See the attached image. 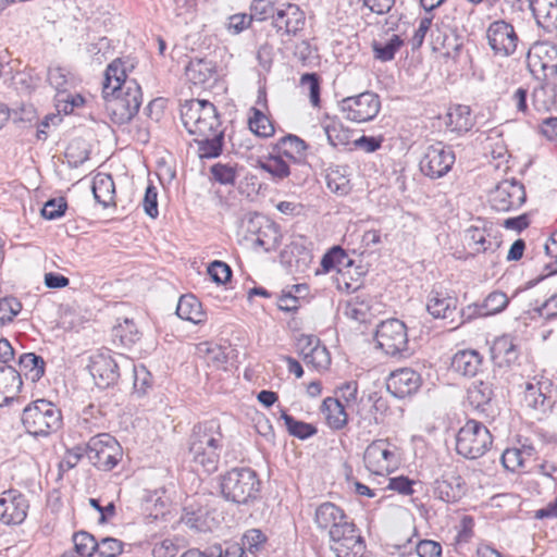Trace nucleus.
I'll return each instance as SVG.
<instances>
[{"label":"nucleus","mask_w":557,"mask_h":557,"mask_svg":"<svg viewBox=\"0 0 557 557\" xmlns=\"http://www.w3.org/2000/svg\"><path fill=\"white\" fill-rule=\"evenodd\" d=\"M455 545L457 549H462L474 536V519L465 515L456 525Z\"/></svg>","instance_id":"53"},{"label":"nucleus","mask_w":557,"mask_h":557,"mask_svg":"<svg viewBox=\"0 0 557 557\" xmlns=\"http://www.w3.org/2000/svg\"><path fill=\"white\" fill-rule=\"evenodd\" d=\"M124 544L114 537H103L98 541L97 554L100 557H116L122 554Z\"/></svg>","instance_id":"62"},{"label":"nucleus","mask_w":557,"mask_h":557,"mask_svg":"<svg viewBox=\"0 0 557 557\" xmlns=\"http://www.w3.org/2000/svg\"><path fill=\"white\" fill-rule=\"evenodd\" d=\"M67 209V202L65 198L59 197L48 200L42 209L41 215L46 220H55L64 215L65 210Z\"/></svg>","instance_id":"61"},{"label":"nucleus","mask_w":557,"mask_h":557,"mask_svg":"<svg viewBox=\"0 0 557 557\" xmlns=\"http://www.w3.org/2000/svg\"><path fill=\"white\" fill-rule=\"evenodd\" d=\"M432 492L435 498L446 504H454L466 495L467 485L457 471L449 470L433 482Z\"/></svg>","instance_id":"19"},{"label":"nucleus","mask_w":557,"mask_h":557,"mask_svg":"<svg viewBox=\"0 0 557 557\" xmlns=\"http://www.w3.org/2000/svg\"><path fill=\"white\" fill-rule=\"evenodd\" d=\"M540 27L548 33L557 29V0H528Z\"/></svg>","instance_id":"27"},{"label":"nucleus","mask_w":557,"mask_h":557,"mask_svg":"<svg viewBox=\"0 0 557 557\" xmlns=\"http://www.w3.org/2000/svg\"><path fill=\"white\" fill-rule=\"evenodd\" d=\"M527 199L522 183L512 178L499 182L490 193L491 207L499 212H507L520 208Z\"/></svg>","instance_id":"13"},{"label":"nucleus","mask_w":557,"mask_h":557,"mask_svg":"<svg viewBox=\"0 0 557 557\" xmlns=\"http://www.w3.org/2000/svg\"><path fill=\"white\" fill-rule=\"evenodd\" d=\"M467 394L470 405L478 410H484V406L490 404L494 395L492 384L484 381L472 383Z\"/></svg>","instance_id":"40"},{"label":"nucleus","mask_w":557,"mask_h":557,"mask_svg":"<svg viewBox=\"0 0 557 557\" xmlns=\"http://www.w3.org/2000/svg\"><path fill=\"white\" fill-rule=\"evenodd\" d=\"M114 339L126 348L134 346L141 337L140 332L132 320L125 319L113 329Z\"/></svg>","instance_id":"47"},{"label":"nucleus","mask_w":557,"mask_h":557,"mask_svg":"<svg viewBox=\"0 0 557 557\" xmlns=\"http://www.w3.org/2000/svg\"><path fill=\"white\" fill-rule=\"evenodd\" d=\"M22 423L30 435L48 436L61 426L62 416L51 401L38 399L23 410Z\"/></svg>","instance_id":"5"},{"label":"nucleus","mask_w":557,"mask_h":557,"mask_svg":"<svg viewBox=\"0 0 557 557\" xmlns=\"http://www.w3.org/2000/svg\"><path fill=\"white\" fill-rule=\"evenodd\" d=\"M490 430L476 420L470 419L457 433L456 451L467 459L482 457L492 446Z\"/></svg>","instance_id":"6"},{"label":"nucleus","mask_w":557,"mask_h":557,"mask_svg":"<svg viewBox=\"0 0 557 557\" xmlns=\"http://www.w3.org/2000/svg\"><path fill=\"white\" fill-rule=\"evenodd\" d=\"M198 153L201 159L216 158L221 154L224 144V131H218L210 136H197Z\"/></svg>","instance_id":"35"},{"label":"nucleus","mask_w":557,"mask_h":557,"mask_svg":"<svg viewBox=\"0 0 557 557\" xmlns=\"http://www.w3.org/2000/svg\"><path fill=\"white\" fill-rule=\"evenodd\" d=\"M421 385V376L409 368L392 372L386 381L387 391L396 398H405L414 394Z\"/></svg>","instance_id":"23"},{"label":"nucleus","mask_w":557,"mask_h":557,"mask_svg":"<svg viewBox=\"0 0 557 557\" xmlns=\"http://www.w3.org/2000/svg\"><path fill=\"white\" fill-rule=\"evenodd\" d=\"M556 101V85L553 81L541 82L532 94V104L537 111H548Z\"/></svg>","instance_id":"38"},{"label":"nucleus","mask_w":557,"mask_h":557,"mask_svg":"<svg viewBox=\"0 0 557 557\" xmlns=\"http://www.w3.org/2000/svg\"><path fill=\"white\" fill-rule=\"evenodd\" d=\"M281 156L289 160H300L305 156L308 145L296 135H286L277 144Z\"/></svg>","instance_id":"39"},{"label":"nucleus","mask_w":557,"mask_h":557,"mask_svg":"<svg viewBox=\"0 0 557 557\" xmlns=\"http://www.w3.org/2000/svg\"><path fill=\"white\" fill-rule=\"evenodd\" d=\"M176 314L182 320L194 324H200L206 321V313L202 310L201 302L194 295H183L180 298Z\"/></svg>","instance_id":"30"},{"label":"nucleus","mask_w":557,"mask_h":557,"mask_svg":"<svg viewBox=\"0 0 557 557\" xmlns=\"http://www.w3.org/2000/svg\"><path fill=\"white\" fill-rule=\"evenodd\" d=\"M224 435L218 419H210L194 425L188 440L191 460L208 473L218 470Z\"/></svg>","instance_id":"2"},{"label":"nucleus","mask_w":557,"mask_h":557,"mask_svg":"<svg viewBox=\"0 0 557 557\" xmlns=\"http://www.w3.org/2000/svg\"><path fill=\"white\" fill-rule=\"evenodd\" d=\"M281 418L284 420L288 433L295 437L306 440L317 433L314 425L296 420L294 417L286 413L285 410H282Z\"/></svg>","instance_id":"51"},{"label":"nucleus","mask_w":557,"mask_h":557,"mask_svg":"<svg viewBox=\"0 0 557 557\" xmlns=\"http://www.w3.org/2000/svg\"><path fill=\"white\" fill-rule=\"evenodd\" d=\"M486 38L493 53L499 57L512 55L519 42L515 27L504 20H497L490 24L486 29Z\"/></svg>","instance_id":"15"},{"label":"nucleus","mask_w":557,"mask_h":557,"mask_svg":"<svg viewBox=\"0 0 557 557\" xmlns=\"http://www.w3.org/2000/svg\"><path fill=\"white\" fill-rule=\"evenodd\" d=\"M267 541L268 537L261 530L250 529L244 533L239 546L244 547L246 553L257 554L264 548Z\"/></svg>","instance_id":"54"},{"label":"nucleus","mask_w":557,"mask_h":557,"mask_svg":"<svg viewBox=\"0 0 557 557\" xmlns=\"http://www.w3.org/2000/svg\"><path fill=\"white\" fill-rule=\"evenodd\" d=\"M491 357L499 367L516 362L519 351L513 338L510 335L497 337L491 347Z\"/></svg>","instance_id":"29"},{"label":"nucleus","mask_w":557,"mask_h":557,"mask_svg":"<svg viewBox=\"0 0 557 557\" xmlns=\"http://www.w3.org/2000/svg\"><path fill=\"white\" fill-rule=\"evenodd\" d=\"M458 299L448 295L447 293L432 289L426 300V311L434 319L450 320L454 322V317L457 312Z\"/></svg>","instance_id":"25"},{"label":"nucleus","mask_w":557,"mask_h":557,"mask_svg":"<svg viewBox=\"0 0 557 557\" xmlns=\"http://www.w3.org/2000/svg\"><path fill=\"white\" fill-rule=\"evenodd\" d=\"M371 408L387 409L386 400L376 393L362 394L359 400L349 409L357 416L359 428H369L379 423L377 417L370 413Z\"/></svg>","instance_id":"24"},{"label":"nucleus","mask_w":557,"mask_h":557,"mask_svg":"<svg viewBox=\"0 0 557 557\" xmlns=\"http://www.w3.org/2000/svg\"><path fill=\"white\" fill-rule=\"evenodd\" d=\"M296 348L307 366H311L318 371L329 369L331 364V355L327 348L321 344L314 335H300L297 338Z\"/></svg>","instance_id":"18"},{"label":"nucleus","mask_w":557,"mask_h":557,"mask_svg":"<svg viewBox=\"0 0 557 557\" xmlns=\"http://www.w3.org/2000/svg\"><path fill=\"white\" fill-rule=\"evenodd\" d=\"M22 304L15 297H4L0 299V321L2 323L12 322L21 312Z\"/></svg>","instance_id":"60"},{"label":"nucleus","mask_w":557,"mask_h":557,"mask_svg":"<svg viewBox=\"0 0 557 557\" xmlns=\"http://www.w3.org/2000/svg\"><path fill=\"white\" fill-rule=\"evenodd\" d=\"M252 115L249 116V129L259 137H270L274 134V126L270 119L260 110L252 108Z\"/></svg>","instance_id":"49"},{"label":"nucleus","mask_w":557,"mask_h":557,"mask_svg":"<svg viewBox=\"0 0 557 557\" xmlns=\"http://www.w3.org/2000/svg\"><path fill=\"white\" fill-rule=\"evenodd\" d=\"M484 363L483 356L475 349L458 350L451 358V369L456 373L473 377L482 371Z\"/></svg>","instance_id":"26"},{"label":"nucleus","mask_w":557,"mask_h":557,"mask_svg":"<svg viewBox=\"0 0 557 557\" xmlns=\"http://www.w3.org/2000/svg\"><path fill=\"white\" fill-rule=\"evenodd\" d=\"M133 69L134 63L129 59H115L104 73L102 96L106 110L115 124L128 123L143 103L140 85L128 77V72Z\"/></svg>","instance_id":"1"},{"label":"nucleus","mask_w":557,"mask_h":557,"mask_svg":"<svg viewBox=\"0 0 557 557\" xmlns=\"http://www.w3.org/2000/svg\"><path fill=\"white\" fill-rule=\"evenodd\" d=\"M314 522L319 529L327 530L329 536L332 537L336 532L343 530L345 524H350L352 521L339 506L325 502L317 507Z\"/></svg>","instance_id":"22"},{"label":"nucleus","mask_w":557,"mask_h":557,"mask_svg":"<svg viewBox=\"0 0 557 557\" xmlns=\"http://www.w3.org/2000/svg\"><path fill=\"white\" fill-rule=\"evenodd\" d=\"M29 504L23 493L8 490L0 495V521L7 525L21 524L27 517Z\"/></svg>","instance_id":"17"},{"label":"nucleus","mask_w":557,"mask_h":557,"mask_svg":"<svg viewBox=\"0 0 557 557\" xmlns=\"http://www.w3.org/2000/svg\"><path fill=\"white\" fill-rule=\"evenodd\" d=\"M337 397H334L335 399H341L342 403L347 407V409H350L358 400V382L357 381H349L345 382L336 389Z\"/></svg>","instance_id":"58"},{"label":"nucleus","mask_w":557,"mask_h":557,"mask_svg":"<svg viewBox=\"0 0 557 557\" xmlns=\"http://www.w3.org/2000/svg\"><path fill=\"white\" fill-rule=\"evenodd\" d=\"M88 369L96 385L100 388L114 385L120 377L119 364L109 352L94 355Z\"/></svg>","instance_id":"20"},{"label":"nucleus","mask_w":557,"mask_h":557,"mask_svg":"<svg viewBox=\"0 0 557 557\" xmlns=\"http://www.w3.org/2000/svg\"><path fill=\"white\" fill-rule=\"evenodd\" d=\"M300 86L308 89L309 99L314 108L320 107V77L315 73H306L300 77Z\"/></svg>","instance_id":"57"},{"label":"nucleus","mask_w":557,"mask_h":557,"mask_svg":"<svg viewBox=\"0 0 557 557\" xmlns=\"http://www.w3.org/2000/svg\"><path fill=\"white\" fill-rule=\"evenodd\" d=\"M330 548L336 557H364L366 541L354 522L330 537Z\"/></svg>","instance_id":"14"},{"label":"nucleus","mask_w":557,"mask_h":557,"mask_svg":"<svg viewBox=\"0 0 557 557\" xmlns=\"http://www.w3.org/2000/svg\"><path fill=\"white\" fill-rule=\"evenodd\" d=\"M447 125L453 132L466 133L474 125L471 110L468 106H456L447 114Z\"/></svg>","instance_id":"37"},{"label":"nucleus","mask_w":557,"mask_h":557,"mask_svg":"<svg viewBox=\"0 0 557 557\" xmlns=\"http://www.w3.org/2000/svg\"><path fill=\"white\" fill-rule=\"evenodd\" d=\"M57 108L59 112H63L64 114H70L73 112L75 108L83 106L84 98L81 95H70L65 92H60L55 97Z\"/></svg>","instance_id":"64"},{"label":"nucleus","mask_w":557,"mask_h":557,"mask_svg":"<svg viewBox=\"0 0 557 557\" xmlns=\"http://www.w3.org/2000/svg\"><path fill=\"white\" fill-rule=\"evenodd\" d=\"M92 194L103 208L114 205L115 184L111 175L98 174L92 182Z\"/></svg>","instance_id":"32"},{"label":"nucleus","mask_w":557,"mask_h":557,"mask_svg":"<svg viewBox=\"0 0 557 557\" xmlns=\"http://www.w3.org/2000/svg\"><path fill=\"white\" fill-rule=\"evenodd\" d=\"M323 129L325 132V135L327 137V140L330 145L336 147V146H344L349 144L350 141V131L346 128L339 121L337 120H329L323 125Z\"/></svg>","instance_id":"48"},{"label":"nucleus","mask_w":557,"mask_h":557,"mask_svg":"<svg viewBox=\"0 0 557 557\" xmlns=\"http://www.w3.org/2000/svg\"><path fill=\"white\" fill-rule=\"evenodd\" d=\"M223 497L236 504H248L257 499L261 482L255 470L242 467L233 468L221 476Z\"/></svg>","instance_id":"4"},{"label":"nucleus","mask_w":557,"mask_h":557,"mask_svg":"<svg viewBox=\"0 0 557 557\" xmlns=\"http://www.w3.org/2000/svg\"><path fill=\"white\" fill-rule=\"evenodd\" d=\"M374 338L377 347L388 356L399 355L408 347L407 326L398 319L382 321Z\"/></svg>","instance_id":"11"},{"label":"nucleus","mask_w":557,"mask_h":557,"mask_svg":"<svg viewBox=\"0 0 557 557\" xmlns=\"http://www.w3.org/2000/svg\"><path fill=\"white\" fill-rule=\"evenodd\" d=\"M18 366L21 376L24 375L32 382L39 381L45 374V360L42 357L37 356L33 352H26L20 356Z\"/></svg>","instance_id":"34"},{"label":"nucleus","mask_w":557,"mask_h":557,"mask_svg":"<svg viewBox=\"0 0 557 557\" xmlns=\"http://www.w3.org/2000/svg\"><path fill=\"white\" fill-rule=\"evenodd\" d=\"M403 45L404 40L396 34H393L386 41L374 40L372 42L374 58L382 62L391 61Z\"/></svg>","instance_id":"43"},{"label":"nucleus","mask_w":557,"mask_h":557,"mask_svg":"<svg viewBox=\"0 0 557 557\" xmlns=\"http://www.w3.org/2000/svg\"><path fill=\"white\" fill-rule=\"evenodd\" d=\"M352 263L346 251L341 246L332 247L321 260V267L324 273H329L332 270L337 269L341 271L342 268H348Z\"/></svg>","instance_id":"44"},{"label":"nucleus","mask_w":557,"mask_h":557,"mask_svg":"<svg viewBox=\"0 0 557 557\" xmlns=\"http://www.w3.org/2000/svg\"><path fill=\"white\" fill-rule=\"evenodd\" d=\"M341 111L345 117L355 123L372 121L381 110L379 95L364 91L357 96L346 97L339 102Z\"/></svg>","instance_id":"10"},{"label":"nucleus","mask_w":557,"mask_h":557,"mask_svg":"<svg viewBox=\"0 0 557 557\" xmlns=\"http://www.w3.org/2000/svg\"><path fill=\"white\" fill-rule=\"evenodd\" d=\"M524 399L527 405L535 410H544L547 403L545 394L532 383L527 384Z\"/></svg>","instance_id":"63"},{"label":"nucleus","mask_w":557,"mask_h":557,"mask_svg":"<svg viewBox=\"0 0 557 557\" xmlns=\"http://www.w3.org/2000/svg\"><path fill=\"white\" fill-rule=\"evenodd\" d=\"M346 406L341 399L327 397L322 403V411L325 414L327 425L333 430H342L348 422Z\"/></svg>","instance_id":"31"},{"label":"nucleus","mask_w":557,"mask_h":557,"mask_svg":"<svg viewBox=\"0 0 557 557\" xmlns=\"http://www.w3.org/2000/svg\"><path fill=\"white\" fill-rule=\"evenodd\" d=\"M23 385L21 373L11 366L0 367V407L9 405Z\"/></svg>","instance_id":"28"},{"label":"nucleus","mask_w":557,"mask_h":557,"mask_svg":"<svg viewBox=\"0 0 557 557\" xmlns=\"http://www.w3.org/2000/svg\"><path fill=\"white\" fill-rule=\"evenodd\" d=\"M181 557H248L247 553L244 552V547L239 546V543L228 544L226 547L222 545H214L207 550H200L197 548L188 549L182 554Z\"/></svg>","instance_id":"33"},{"label":"nucleus","mask_w":557,"mask_h":557,"mask_svg":"<svg viewBox=\"0 0 557 557\" xmlns=\"http://www.w3.org/2000/svg\"><path fill=\"white\" fill-rule=\"evenodd\" d=\"M277 0H253L251 3V12L253 17L259 21H264L274 17L278 11V7H275Z\"/></svg>","instance_id":"59"},{"label":"nucleus","mask_w":557,"mask_h":557,"mask_svg":"<svg viewBox=\"0 0 557 557\" xmlns=\"http://www.w3.org/2000/svg\"><path fill=\"white\" fill-rule=\"evenodd\" d=\"M277 32L296 36L306 25V14L295 3H283L272 20Z\"/></svg>","instance_id":"21"},{"label":"nucleus","mask_w":557,"mask_h":557,"mask_svg":"<svg viewBox=\"0 0 557 557\" xmlns=\"http://www.w3.org/2000/svg\"><path fill=\"white\" fill-rule=\"evenodd\" d=\"M213 180L221 185H235L238 176V166L236 163L218 162L210 168Z\"/></svg>","instance_id":"50"},{"label":"nucleus","mask_w":557,"mask_h":557,"mask_svg":"<svg viewBox=\"0 0 557 557\" xmlns=\"http://www.w3.org/2000/svg\"><path fill=\"white\" fill-rule=\"evenodd\" d=\"M89 461L99 470H112L123 457L120 443L110 434L101 433L92 436L85 449Z\"/></svg>","instance_id":"9"},{"label":"nucleus","mask_w":557,"mask_h":557,"mask_svg":"<svg viewBox=\"0 0 557 557\" xmlns=\"http://www.w3.org/2000/svg\"><path fill=\"white\" fill-rule=\"evenodd\" d=\"M247 232L252 236L255 245L267 252L275 250L281 244L282 234L278 225L261 214L248 220Z\"/></svg>","instance_id":"16"},{"label":"nucleus","mask_w":557,"mask_h":557,"mask_svg":"<svg viewBox=\"0 0 557 557\" xmlns=\"http://www.w3.org/2000/svg\"><path fill=\"white\" fill-rule=\"evenodd\" d=\"M527 65L535 79L554 81L557 77V46L549 41L534 42L527 54Z\"/></svg>","instance_id":"8"},{"label":"nucleus","mask_w":557,"mask_h":557,"mask_svg":"<svg viewBox=\"0 0 557 557\" xmlns=\"http://www.w3.org/2000/svg\"><path fill=\"white\" fill-rule=\"evenodd\" d=\"M74 552L83 557H92L97 553L98 541L96 537L85 531H79L73 535Z\"/></svg>","instance_id":"52"},{"label":"nucleus","mask_w":557,"mask_h":557,"mask_svg":"<svg viewBox=\"0 0 557 557\" xmlns=\"http://www.w3.org/2000/svg\"><path fill=\"white\" fill-rule=\"evenodd\" d=\"M432 48L434 51L441 52L444 57L455 59L460 51L461 44L455 36H447L440 28L432 30Z\"/></svg>","instance_id":"36"},{"label":"nucleus","mask_w":557,"mask_h":557,"mask_svg":"<svg viewBox=\"0 0 557 557\" xmlns=\"http://www.w3.org/2000/svg\"><path fill=\"white\" fill-rule=\"evenodd\" d=\"M546 255L550 258H554V261H549L545 264L544 270L546 274L541 275L536 280H532L528 282V287H533L544 277L556 274L557 273V232L553 234L550 238V243L545 245Z\"/></svg>","instance_id":"56"},{"label":"nucleus","mask_w":557,"mask_h":557,"mask_svg":"<svg viewBox=\"0 0 557 557\" xmlns=\"http://www.w3.org/2000/svg\"><path fill=\"white\" fill-rule=\"evenodd\" d=\"M258 168L269 173L272 178L281 181L286 178L289 174V165L283 159V156H272L258 161Z\"/></svg>","instance_id":"45"},{"label":"nucleus","mask_w":557,"mask_h":557,"mask_svg":"<svg viewBox=\"0 0 557 557\" xmlns=\"http://www.w3.org/2000/svg\"><path fill=\"white\" fill-rule=\"evenodd\" d=\"M213 75V66L210 61L194 59L186 66V76L195 85L206 84Z\"/></svg>","instance_id":"42"},{"label":"nucleus","mask_w":557,"mask_h":557,"mask_svg":"<svg viewBox=\"0 0 557 557\" xmlns=\"http://www.w3.org/2000/svg\"><path fill=\"white\" fill-rule=\"evenodd\" d=\"M509 304L507 295L503 292L495 290L486 296L483 304L476 306L473 313L482 317L492 315L502 312Z\"/></svg>","instance_id":"41"},{"label":"nucleus","mask_w":557,"mask_h":557,"mask_svg":"<svg viewBox=\"0 0 557 557\" xmlns=\"http://www.w3.org/2000/svg\"><path fill=\"white\" fill-rule=\"evenodd\" d=\"M399 448L388 440H375L363 453V462L368 471L384 475L395 471L400 465Z\"/></svg>","instance_id":"7"},{"label":"nucleus","mask_w":557,"mask_h":557,"mask_svg":"<svg viewBox=\"0 0 557 557\" xmlns=\"http://www.w3.org/2000/svg\"><path fill=\"white\" fill-rule=\"evenodd\" d=\"M182 122L190 135L210 136L222 129L215 106L208 100L190 99L181 108Z\"/></svg>","instance_id":"3"},{"label":"nucleus","mask_w":557,"mask_h":557,"mask_svg":"<svg viewBox=\"0 0 557 557\" xmlns=\"http://www.w3.org/2000/svg\"><path fill=\"white\" fill-rule=\"evenodd\" d=\"M455 160L453 148L437 141L425 149L420 161V170L432 180L441 178L451 170Z\"/></svg>","instance_id":"12"},{"label":"nucleus","mask_w":557,"mask_h":557,"mask_svg":"<svg viewBox=\"0 0 557 557\" xmlns=\"http://www.w3.org/2000/svg\"><path fill=\"white\" fill-rule=\"evenodd\" d=\"M72 81L71 72L60 65L50 66L48 70V82L58 91L65 92Z\"/></svg>","instance_id":"55"},{"label":"nucleus","mask_w":557,"mask_h":557,"mask_svg":"<svg viewBox=\"0 0 557 557\" xmlns=\"http://www.w3.org/2000/svg\"><path fill=\"white\" fill-rule=\"evenodd\" d=\"M468 246L473 252L495 251L499 247V243L495 240H487L485 231L479 227H470L467 231Z\"/></svg>","instance_id":"46"}]
</instances>
